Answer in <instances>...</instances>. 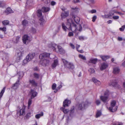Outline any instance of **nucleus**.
I'll return each instance as SVG.
<instances>
[{
	"label": "nucleus",
	"mask_w": 125,
	"mask_h": 125,
	"mask_svg": "<svg viewBox=\"0 0 125 125\" xmlns=\"http://www.w3.org/2000/svg\"><path fill=\"white\" fill-rule=\"evenodd\" d=\"M62 28L63 30L65 31H66V29H68L69 31H71L73 32H74L75 31L77 30V26L74 23H73V25L70 28H67L65 26L64 24L63 23H62Z\"/></svg>",
	"instance_id": "nucleus-1"
},
{
	"label": "nucleus",
	"mask_w": 125,
	"mask_h": 125,
	"mask_svg": "<svg viewBox=\"0 0 125 125\" xmlns=\"http://www.w3.org/2000/svg\"><path fill=\"white\" fill-rule=\"evenodd\" d=\"M35 55V53H30L26 56V59H24L23 61V63L25 64L27 63L34 58Z\"/></svg>",
	"instance_id": "nucleus-2"
},
{
	"label": "nucleus",
	"mask_w": 125,
	"mask_h": 125,
	"mask_svg": "<svg viewBox=\"0 0 125 125\" xmlns=\"http://www.w3.org/2000/svg\"><path fill=\"white\" fill-rule=\"evenodd\" d=\"M116 104V102L115 100H113L111 102V106L109 108V110L111 112H114L117 110V107L115 106Z\"/></svg>",
	"instance_id": "nucleus-3"
},
{
	"label": "nucleus",
	"mask_w": 125,
	"mask_h": 125,
	"mask_svg": "<svg viewBox=\"0 0 125 125\" xmlns=\"http://www.w3.org/2000/svg\"><path fill=\"white\" fill-rule=\"evenodd\" d=\"M63 62L64 64V65L67 68L70 69H73L74 68L73 64L69 62L66 60L64 59H62Z\"/></svg>",
	"instance_id": "nucleus-4"
},
{
	"label": "nucleus",
	"mask_w": 125,
	"mask_h": 125,
	"mask_svg": "<svg viewBox=\"0 0 125 125\" xmlns=\"http://www.w3.org/2000/svg\"><path fill=\"white\" fill-rule=\"evenodd\" d=\"M40 62L41 65L45 66L49 65L50 61L49 59L46 58L42 59H41Z\"/></svg>",
	"instance_id": "nucleus-5"
},
{
	"label": "nucleus",
	"mask_w": 125,
	"mask_h": 125,
	"mask_svg": "<svg viewBox=\"0 0 125 125\" xmlns=\"http://www.w3.org/2000/svg\"><path fill=\"white\" fill-rule=\"evenodd\" d=\"M20 76H21L20 75L19 77ZM19 78L20 77H19L16 82L12 85L11 87L12 89L14 90H16L19 87V85L20 84Z\"/></svg>",
	"instance_id": "nucleus-6"
},
{
	"label": "nucleus",
	"mask_w": 125,
	"mask_h": 125,
	"mask_svg": "<svg viewBox=\"0 0 125 125\" xmlns=\"http://www.w3.org/2000/svg\"><path fill=\"white\" fill-rule=\"evenodd\" d=\"M30 37L28 35H24L22 37V40L24 43L25 44L27 42L28 43L30 42Z\"/></svg>",
	"instance_id": "nucleus-7"
},
{
	"label": "nucleus",
	"mask_w": 125,
	"mask_h": 125,
	"mask_svg": "<svg viewBox=\"0 0 125 125\" xmlns=\"http://www.w3.org/2000/svg\"><path fill=\"white\" fill-rule=\"evenodd\" d=\"M109 85L116 87H119V85L118 84L116 81L115 80L111 81L109 84Z\"/></svg>",
	"instance_id": "nucleus-8"
},
{
	"label": "nucleus",
	"mask_w": 125,
	"mask_h": 125,
	"mask_svg": "<svg viewBox=\"0 0 125 125\" xmlns=\"http://www.w3.org/2000/svg\"><path fill=\"white\" fill-rule=\"evenodd\" d=\"M72 18L74 20L75 22L77 24H78L80 21V18L78 17L77 15H74L73 13L72 14V15H70Z\"/></svg>",
	"instance_id": "nucleus-9"
},
{
	"label": "nucleus",
	"mask_w": 125,
	"mask_h": 125,
	"mask_svg": "<svg viewBox=\"0 0 125 125\" xmlns=\"http://www.w3.org/2000/svg\"><path fill=\"white\" fill-rule=\"evenodd\" d=\"M85 104L83 102H82L78 104V109L82 111L85 109Z\"/></svg>",
	"instance_id": "nucleus-10"
},
{
	"label": "nucleus",
	"mask_w": 125,
	"mask_h": 125,
	"mask_svg": "<svg viewBox=\"0 0 125 125\" xmlns=\"http://www.w3.org/2000/svg\"><path fill=\"white\" fill-rule=\"evenodd\" d=\"M29 84H31V86L36 87L37 86L38 83L34 79H30L29 80Z\"/></svg>",
	"instance_id": "nucleus-11"
},
{
	"label": "nucleus",
	"mask_w": 125,
	"mask_h": 125,
	"mask_svg": "<svg viewBox=\"0 0 125 125\" xmlns=\"http://www.w3.org/2000/svg\"><path fill=\"white\" fill-rule=\"evenodd\" d=\"M71 103L70 100H68L67 99H65L63 101V106L64 107L69 106V104Z\"/></svg>",
	"instance_id": "nucleus-12"
},
{
	"label": "nucleus",
	"mask_w": 125,
	"mask_h": 125,
	"mask_svg": "<svg viewBox=\"0 0 125 125\" xmlns=\"http://www.w3.org/2000/svg\"><path fill=\"white\" fill-rule=\"evenodd\" d=\"M50 54L49 53L45 52L41 54L39 56V58L41 59H44V58H46L49 56Z\"/></svg>",
	"instance_id": "nucleus-13"
},
{
	"label": "nucleus",
	"mask_w": 125,
	"mask_h": 125,
	"mask_svg": "<svg viewBox=\"0 0 125 125\" xmlns=\"http://www.w3.org/2000/svg\"><path fill=\"white\" fill-rule=\"evenodd\" d=\"M72 9L73 10L70 13V15H72V14L73 13L74 15H77V14L78 13L79 9V8L75 7L74 8H72Z\"/></svg>",
	"instance_id": "nucleus-14"
},
{
	"label": "nucleus",
	"mask_w": 125,
	"mask_h": 125,
	"mask_svg": "<svg viewBox=\"0 0 125 125\" xmlns=\"http://www.w3.org/2000/svg\"><path fill=\"white\" fill-rule=\"evenodd\" d=\"M73 22L72 19H67V22L66 23L67 27H66L67 28H70L72 26L71 23H72L73 24Z\"/></svg>",
	"instance_id": "nucleus-15"
},
{
	"label": "nucleus",
	"mask_w": 125,
	"mask_h": 125,
	"mask_svg": "<svg viewBox=\"0 0 125 125\" xmlns=\"http://www.w3.org/2000/svg\"><path fill=\"white\" fill-rule=\"evenodd\" d=\"M30 93L31 94V98H34L37 95V93L33 90L31 89Z\"/></svg>",
	"instance_id": "nucleus-16"
},
{
	"label": "nucleus",
	"mask_w": 125,
	"mask_h": 125,
	"mask_svg": "<svg viewBox=\"0 0 125 125\" xmlns=\"http://www.w3.org/2000/svg\"><path fill=\"white\" fill-rule=\"evenodd\" d=\"M25 106H23L22 108L19 111L17 112L19 114L20 116L25 114Z\"/></svg>",
	"instance_id": "nucleus-17"
},
{
	"label": "nucleus",
	"mask_w": 125,
	"mask_h": 125,
	"mask_svg": "<svg viewBox=\"0 0 125 125\" xmlns=\"http://www.w3.org/2000/svg\"><path fill=\"white\" fill-rule=\"evenodd\" d=\"M108 66L107 64L104 63L101 64V66L100 68V69L101 71H103L106 69Z\"/></svg>",
	"instance_id": "nucleus-18"
},
{
	"label": "nucleus",
	"mask_w": 125,
	"mask_h": 125,
	"mask_svg": "<svg viewBox=\"0 0 125 125\" xmlns=\"http://www.w3.org/2000/svg\"><path fill=\"white\" fill-rule=\"evenodd\" d=\"M4 12L6 15H8L13 13V11L10 7H8L6 9Z\"/></svg>",
	"instance_id": "nucleus-19"
},
{
	"label": "nucleus",
	"mask_w": 125,
	"mask_h": 125,
	"mask_svg": "<svg viewBox=\"0 0 125 125\" xmlns=\"http://www.w3.org/2000/svg\"><path fill=\"white\" fill-rule=\"evenodd\" d=\"M98 61V59L96 58H91L88 62L89 63H92L94 64H95Z\"/></svg>",
	"instance_id": "nucleus-20"
},
{
	"label": "nucleus",
	"mask_w": 125,
	"mask_h": 125,
	"mask_svg": "<svg viewBox=\"0 0 125 125\" xmlns=\"http://www.w3.org/2000/svg\"><path fill=\"white\" fill-rule=\"evenodd\" d=\"M75 109V107L74 106H73L71 108V110L70 111H69V115L70 116H72L73 115V114L74 112Z\"/></svg>",
	"instance_id": "nucleus-21"
},
{
	"label": "nucleus",
	"mask_w": 125,
	"mask_h": 125,
	"mask_svg": "<svg viewBox=\"0 0 125 125\" xmlns=\"http://www.w3.org/2000/svg\"><path fill=\"white\" fill-rule=\"evenodd\" d=\"M69 12L66 11L65 12L63 13H62L61 14L62 18L63 19L66 18L69 15Z\"/></svg>",
	"instance_id": "nucleus-22"
},
{
	"label": "nucleus",
	"mask_w": 125,
	"mask_h": 125,
	"mask_svg": "<svg viewBox=\"0 0 125 125\" xmlns=\"http://www.w3.org/2000/svg\"><path fill=\"white\" fill-rule=\"evenodd\" d=\"M59 53L61 54H63L65 53V51L60 46H58Z\"/></svg>",
	"instance_id": "nucleus-23"
},
{
	"label": "nucleus",
	"mask_w": 125,
	"mask_h": 125,
	"mask_svg": "<svg viewBox=\"0 0 125 125\" xmlns=\"http://www.w3.org/2000/svg\"><path fill=\"white\" fill-rule=\"evenodd\" d=\"M101 100L104 103H105L108 98V97L101 96L100 97Z\"/></svg>",
	"instance_id": "nucleus-24"
},
{
	"label": "nucleus",
	"mask_w": 125,
	"mask_h": 125,
	"mask_svg": "<svg viewBox=\"0 0 125 125\" xmlns=\"http://www.w3.org/2000/svg\"><path fill=\"white\" fill-rule=\"evenodd\" d=\"M120 71V70L118 68L115 67L113 69V73L114 74H118Z\"/></svg>",
	"instance_id": "nucleus-25"
},
{
	"label": "nucleus",
	"mask_w": 125,
	"mask_h": 125,
	"mask_svg": "<svg viewBox=\"0 0 125 125\" xmlns=\"http://www.w3.org/2000/svg\"><path fill=\"white\" fill-rule=\"evenodd\" d=\"M50 9L48 7H43L42 9V11L43 12H46L50 10Z\"/></svg>",
	"instance_id": "nucleus-26"
},
{
	"label": "nucleus",
	"mask_w": 125,
	"mask_h": 125,
	"mask_svg": "<svg viewBox=\"0 0 125 125\" xmlns=\"http://www.w3.org/2000/svg\"><path fill=\"white\" fill-rule=\"evenodd\" d=\"M64 108V107H61L60 109L64 114H67L69 112V110L68 109H65Z\"/></svg>",
	"instance_id": "nucleus-27"
},
{
	"label": "nucleus",
	"mask_w": 125,
	"mask_h": 125,
	"mask_svg": "<svg viewBox=\"0 0 125 125\" xmlns=\"http://www.w3.org/2000/svg\"><path fill=\"white\" fill-rule=\"evenodd\" d=\"M43 115V112H41L40 114H36L35 116L36 118L37 119H38L40 118V117L42 116Z\"/></svg>",
	"instance_id": "nucleus-28"
},
{
	"label": "nucleus",
	"mask_w": 125,
	"mask_h": 125,
	"mask_svg": "<svg viewBox=\"0 0 125 125\" xmlns=\"http://www.w3.org/2000/svg\"><path fill=\"white\" fill-rule=\"evenodd\" d=\"M50 46L53 50L54 51L56 50V45L55 44L53 43H51V44L50 45Z\"/></svg>",
	"instance_id": "nucleus-29"
},
{
	"label": "nucleus",
	"mask_w": 125,
	"mask_h": 125,
	"mask_svg": "<svg viewBox=\"0 0 125 125\" xmlns=\"http://www.w3.org/2000/svg\"><path fill=\"white\" fill-rule=\"evenodd\" d=\"M58 63V61L57 60H54L53 63L52 64V68H53L55 67L57 65Z\"/></svg>",
	"instance_id": "nucleus-30"
},
{
	"label": "nucleus",
	"mask_w": 125,
	"mask_h": 125,
	"mask_svg": "<svg viewBox=\"0 0 125 125\" xmlns=\"http://www.w3.org/2000/svg\"><path fill=\"white\" fill-rule=\"evenodd\" d=\"M58 63V61L57 60H54L53 63L52 64V68H53L55 67L57 65Z\"/></svg>",
	"instance_id": "nucleus-31"
},
{
	"label": "nucleus",
	"mask_w": 125,
	"mask_h": 125,
	"mask_svg": "<svg viewBox=\"0 0 125 125\" xmlns=\"http://www.w3.org/2000/svg\"><path fill=\"white\" fill-rule=\"evenodd\" d=\"M42 10L39 9L37 11V16L39 17H41L42 16Z\"/></svg>",
	"instance_id": "nucleus-32"
},
{
	"label": "nucleus",
	"mask_w": 125,
	"mask_h": 125,
	"mask_svg": "<svg viewBox=\"0 0 125 125\" xmlns=\"http://www.w3.org/2000/svg\"><path fill=\"white\" fill-rule=\"evenodd\" d=\"M28 23V21L26 20H24L22 22V24L24 26H26Z\"/></svg>",
	"instance_id": "nucleus-33"
},
{
	"label": "nucleus",
	"mask_w": 125,
	"mask_h": 125,
	"mask_svg": "<svg viewBox=\"0 0 125 125\" xmlns=\"http://www.w3.org/2000/svg\"><path fill=\"white\" fill-rule=\"evenodd\" d=\"M101 57L103 61H105L110 58V57L108 56H101Z\"/></svg>",
	"instance_id": "nucleus-34"
},
{
	"label": "nucleus",
	"mask_w": 125,
	"mask_h": 125,
	"mask_svg": "<svg viewBox=\"0 0 125 125\" xmlns=\"http://www.w3.org/2000/svg\"><path fill=\"white\" fill-rule=\"evenodd\" d=\"M9 21L7 20H4L2 21V23L4 25H6L9 24Z\"/></svg>",
	"instance_id": "nucleus-35"
},
{
	"label": "nucleus",
	"mask_w": 125,
	"mask_h": 125,
	"mask_svg": "<svg viewBox=\"0 0 125 125\" xmlns=\"http://www.w3.org/2000/svg\"><path fill=\"white\" fill-rule=\"evenodd\" d=\"M101 115V111H98L96 114V117L97 118L100 116Z\"/></svg>",
	"instance_id": "nucleus-36"
},
{
	"label": "nucleus",
	"mask_w": 125,
	"mask_h": 125,
	"mask_svg": "<svg viewBox=\"0 0 125 125\" xmlns=\"http://www.w3.org/2000/svg\"><path fill=\"white\" fill-rule=\"evenodd\" d=\"M33 98H31H31H30L28 102V109H29L30 107V105L31 104L32 102V99Z\"/></svg>",
	"instance_id": "nucleus-37"
},
{
	"label": "nucleus",
	"mask_w": 125,
	"mask_h": 125,
	"mask_svg": "<svg viewBox=\"0 0 125 125\" xmlns=\"http://www.w3.org/2000/svg\"><path fill=\"white\" fill-rule=\"evenodd\" d=\"M5 89V87H4L0 92V97H2V96L4 92Z\"/></svg>",
	"instance_id": "nucleus-38"
},
{
	"label": "nucleus",
	"mask_w": 125,
	"mask_h": 125,
	"mask_svg": "<svg viewBox=\"0 0 125 125\" xmlns=\"http://www.w3.org/2000/svg\"><path fill=\"white\" fill-rule=\"evenodd\" d=\"M23 53L24 51H20L17 53L18 56L19 57H20L22 56V55L23 54Z\"/></svg>",
	"instance_id": "nucleus-39"
},
{
	"label": "nucleus",
	"mask_w": 125,
	"mask_h": 125,
	"mask_svg": "<svg viewBox=\"0 0 125 125\" xmlns=\"http://www.w3.org/2000/svg\"><path fill=\"white\" fill-rule=\"evenodd\" d=\"M33 75L35 78L37 79H38L39 78L40 76L38 74L36 73H33Z\"/></svg>",
	"instance_id": "nucleus-40"
},
{
	"label": "nucleus",
	"mask_w": 125,
	"mask_h": 125,
	"mask_svg": "<svg viewBox=\"0 0 125 125\" xmlns=\"http://www.w3.org/2000/svg\"><path fill=\"white\" fill-rule=\"evenodd\" d=\"M78 56L80 58L83 60H86V58L85 56L81 54H80Z\"/></svg>",
	"instance_id": "nucleus-41"
},
{
	"label": "nucleus",
	"mask_w": 125,
	"mask_h": 125,
	"mask_svg": "<svg viewBox=\"0 0 125 125\" xmlns=\"http://www.w3.org/2000/svg\"><path fill=\"white\" fill-rule=\"evenodd\" d=\"M88 71L90 72V74L94 73L95 72L93 68H90Z\"/></svg>",
	"instance_id": "nucleus-42"
},
{
	"label": "nucleus",
	"mask_w": 125,
	"mask_h": 125,
	"mask_svg": "<svg viewBox=\"0 0 125 125\" xmlns=\"http://www.w3.org/2000/svg\"><path fill=\"white\" fill-rule=\"evenodd\" d=\"M31 116V113H28L25 116V117L26 118L28 119Z\"/></svg>",
	"instance_id": "nucleus-43"
},
{
	"label": "nucleus",
	"mask_w": 125,
	"mask_h": 125,
	"mask_svg": "<svg viewBox=\"0 0 125 125\" xmlns=\"http://www.w3.org/2000/svg\"><path fill=\"white\" fill-rule=\"evenodd\" d=\"M113 11H111L108 14V16H112L113 15H114V12Z\"/></svg>",
	"instance_id": "nucleus-44"
},
{
	"label": "nucleus",
	"mask_w": 125,
	"mask_h": 125,
	"mask_svg": "<svg viewBox=\"0 0 125 125\" xmlns=\"http://www.w3.org/2000/svg\"><path fill=\"white\" fill-rule=\"evenodd\" d=\"M125 28V25H124L122 26L121 27L119 28V30L121 31H124Z\"/></svg>",
	"instance_id": "nucleus-45"
},
{
	"label": "nucleus",
	"mask_w": 125,
	"mask_h": 125,
	"mask_svg": "<svg viewBox=\"0 0 125 125\" xmlns=\"http://www.w3.org/2000/svg\"><path fill=\"white\" fill-rule=\"evenodd\" d=\"M78 29H77V30L79 31H81L82 30V28L81 26V24H79V25L78 26Z\"/></svg>",
	"instance_id": "nucleus-46"
},
{
	"label": "nucleus",
	"mask_w": 125,
	"mask_h": 125,
	"mask_svg": "<svg viewBox=\"0 0 125 125\" xmlns=\"http://www.w3.org/2000/svg\"><path fill=\"white\" fill-rule=\"evenodd\" d=\"M31 31L33 33H35L36 32V30L33 27H32L31 29Z\"/></svg>",
	"instance_id": "nucleus-47"
},
{
	"label": "nucleus",
	"mask_w": 125,
	"mask_h": 125,
	"mask_svg": "<svg viewBox=\"0 0 125 125\" xmlns=\"http://www.w3.org/2000/svg\"><path fill=\"white\" fill-rule=\"evenodd\" d=\"M56 87V84L55 83H53L52 86V88L53 90H55Z\"/></svg>",
	"instance_id": "nucleus-48"
},
{
	"label": "nucleus",
	"mask_w": 125,
	"mask_h": 125,
	"mask_svg": "<svg viewBox=\"0 0 125 125\" xmlns=\"http://www.w3.org/2000/svg\"><path fill=\"white\" fill-rule=\"evenodd\" d=\"M0 30H1L3 31H5L6 30V27H4L3 28H0Z\"/></svg>",
	"instance_id": "nucleus-49"
},
{
	"label": "nucleus",
	"mask_w": 125,
	"mask_h": 125,
	"mask_svg": "<svg viewBox=\"0 0 125 125\" xmlns=\"http://www.w3.org/2000/svg\"><path fill=\"white\" fill-rule=\"evenodd\" d=\"M97 19V16L96 15H94L92 18V21L93 22H94Z\"/></svg>",
	"instance_id": "nucleus-50"
},
{
	"label": "nucleus",
	"mask_w": 125,
	"mask_h": 125,
	"mask_svg": "<svg viewBox=\"0 0 125 125\" xmlns=\"http://www.w3.org/2000/svg\"><path fill=\"white\" fill-rule=\"evenodd\" d=\"M109 91L108 90H106L104 93V95H108L109 94Z\"/></svg>",
	"instance_id": "nucleus-51"
},
{
	"label": "nucleus",
	"mask_w": 125,
	"mask_h": 125,
	"mask_svg": "<svg viewBox=\"0 0 125 125\" xmlns=\"http://www.w3.org/2000/svg\"><path fill=\"white\" fill-rule=\"evenodd\" d=\"M73 32H69V33L68 35L69 37H71L72 36H73Z\"/></svg>",
	"instance_id": "nucleus-52"
},
{
	"label": "nucleus",
	"mask_w": 125,
	"mask_h": 125,
	"mask_svg": "<svg viewBox=\"0 0 125 125\" xmlns=\"http://www.w3.org/2000/svg\"><path fill=\"white\" fill-rule=\"evenodd\" d=\"M92 80L93 81V82L95 83H96L98 81V80L94 78H93L92 79Z\"/></svg>",
	"instance_id": "nucleus-53"
},
{
	"label": "nucleus",
	"mask_w": 125,
	"mask_h": 125,
	"mask_svg": "<svg viewBox=\"0 0 125 125\" xmlns=\"http://www.w3.org/2000/svg\"><path fill=\"white\" fill-rule=\"evenodd\" d=\"M113 18L114 20L118 19L119 18V17L118 16H113Z\"/></svg>",
	"instance_id": "nucleus-54"
},
{
	"label": "nucleus",
	"mask_w": 125,
	"mask_h": 125,
	"mask_svg": "<svg viewBox=\"0 0 125 125\" xmlns=\"http://www.w3.org/2000/svg\"><path fill=\"white\" fill-rule=\"evenodd\" d=\"M96 103L97 105H99L100 104V102L99 100H97L96 101Z\"/></svg>",
	"instance_id": "nucleus-55"
},
{
	"label": "nucleus",
	"mask_w": 125,
	"mask_h": 125,
	"mask_svg": "<svg viewBox=\"0 0 125 125\" xmlns=\"http://www.w3.org/2000/svg\"><path fill=\"white\" fill-rule=\"evenodd\" d=\"M90 12L91 13H96V11L95 10L93 9L91 10Z\"/></svg>",
	"instance_id": "nucleus-56"
},
{
	"label": "nucleus",
	"mask_w": 125,
	"mask_h": 125,
	"mask_svg": "<svg viewBox=\"0 0 125 125\" xmlns=\"http://www.w3.org/2000/svg\"><path fill=\"white\" fill-rule=\"evenodd\" d=\"M40 17L41 18L40 20L41 21V23H42L44 21V19H43V16H42V17Z\"/></svg>",
	"instance_id": "nucleus-57"
},
{
	"label": "nucleus",
	"mask_w": 125,
	"mask_h": 125,
	"mask_svg": "<svg viewBox=\"0 0 125 125\" xmlns=\"http://www.w3.org/2000/svg\"><path fill=\"white\" fill-rule=\"evenodd\" d=\"M51 4L53 6L55 4L56 2L54 1H52L51 2Z\"/></svg>",
	"instance_id": "nucleus-58"
},
{
	"label": "nucleus",
	"mask_w": 125,
	"mask_h": 125,
	"mask_svg": "<svg viewBox=\"0 0 125 125\" xmlns=\"http://www.w3.org/2000/svg\"><path fill=\"white\" fill-rule=\"evenodd\" d=\"M95 84L97 85H99L101 84V82L100 81L98 80L97 82Z\"/></svg>",
	"instance_id": "nucleus-59"
},
{
	"label": "nucleus",
	"mask_w": 125,
	"mask_h": 125,
	"mask_svg": "<svg viewBox=\"0 0 125 125\" xmlns=\"http://www.w3.org/2000/svg\"><path fill=\"white\" fill-rule=\"evenodd\" d=\"M79 39L80 40H83L84 39V38L83 37L81 36L79 37Z\"/></svg>",
	"instance_id": "nucleus-60"
},
{
	"label": "nucleus",
	"mask_w": 125,
	"mask_h": 125,
	"mask_svg": "<svg viewBox=\"0 0 125 125\" xmlns=\"http://www.w3.org/2000/svg\"><path fill=\"white\" fill-rule=\"evenodd\" d=\"M80 47V45L77 44L76 45V49L77 51H78V49Z\"/></svg>",
	"instance_id": "nucleus-61"
},
{
	"label": "nucleus",
	"mask_w": 125,
	"mask_h": 125,
	"mask_svg": "<svg viewBox=\"0 0 125 125\" xmlns=\"http://www.w3.org/2000/svg\"><path fill=\"white\" fill-rule=\"evenodd\" d=\"M70 46L73 49H74L75 48V46L72 43L70 44Z\"/></svg>",
	"instance_id": "nucleus-62"
},
{
	"label": "nucleus",
	"mask_w": 125,
	"mask_h": 125,
	"mask_svg": "<svg viewBox=\"0 0 125 125\" xmlns=\"http://www.w3.org/2000/svg\"><path fill=\"white\" fill-rule=\"evenodd\" d=\"M118 40L119 41H122L123 40V39L121 37H118Z\"/></svg>",
	"instance_id": "nucleus-63"
},
{
	"label": "nucleus",
	"mask_w": 125,
	"mask_h": 125,
	"mask_svg": "<svg viewBox=\"0 0 125 125\" xmlns=\"http://www.w3.org/2000/svg\"><path fill=\"white\" fill-rule=\"evenodd\" d=\"M33 70L34 71H37L38 70V69L37 67H36L34 68Z\"/></svg>",
	"instance_id": "nucleus-64"
}]
</instances>
